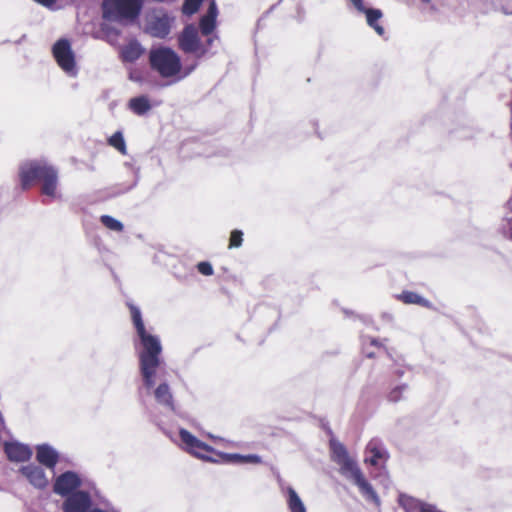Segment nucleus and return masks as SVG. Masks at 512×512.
Listing matches in <instances>:
<instances>
[{
  "mask_svg": "<svg viewBox=\"0 0 512 512\" xmlns=\"http://www.w3.org/2000/svg\"><path fill=\"white\" fill-rule=\"evenodd\" d=\"M20 472L27 478L31 485L38 489H44L48 485V479L44 470L34 464L21 467Z\"/></svg>",
  "mask_w": 512,
  "mask_h": 512,
  "instance_id": "obj_14",
  "label": "nucleus"
},
{
  "mask_svg": "<svg viewBox=\"0 0 512 512\" xmlns=\"http://www.w3.org/2000/svg\"><path fill=\"white\" fill-rule=\"evenodd\" d=\"M397 298L405 304H417L423 307H429L430 305L427 299L412 291H403Z\"/></svg>",
  "mask_w": 512,
  "mask_h": 512,
  "instance_id": "obj_23",
  "label": "nucleus"
},
{
  "mask_svg": "<svg viewBox=\"0 0 512 512\" xmlns=\"http://www.w3.org/2000/svg\"><path fill=\"white\" fill-rule=\"evenodd\" d=\"M138 337L136 349L143 385L147 390L156 384L157 371L162 363V345L158 336L146 330L144 322H134Z\"/></svg>",
  "mask_w": 512,
  "mask_h": 512,
  "instance_id": "obj_1",
  "label": "nucleus"
},
{
  "mask_svg": "<svg viewBox=\"0 0 512 512\" xmlns=\"http://www.w3.org/2000/svg\"><path fill=\"white\" fill-rule=\"evenodd\" d=\"M331 451L332 460L339 466V472L347 480L353 482L363 474L355 459L350 457L342 443L331 441Z\"/></svg>",
  "mask_w": 512,
  "mask_h": 512,
  "instance_id": "obj_5",
  "label": "nucleus"
},
{
  "mask_svg": "<svg viewBox=\"0 0 512 512\" xmlns=\"http://www.w3.org/2000/svg\"><path fill=\"white\" fill-rule=\"evenodd\" d=\"M367 356H368V357H372V356H373V354H372V353H368V354H367Z\"/></svg>",
  "mask_w": 512,
  "mask_h": 512,
  "instance_id": "obj_42",
  "label": "nucleus"
},
{
  "mask_svg": "<svg viewBox=\"0 0 512 512\" xmlns=\"http://www.w3.org/2000/svg\"><path fill=\"white\" fill-rule=\"evenodd\" d=\"M287 494V504L290 512H306L303 501L292 487L287 488Z\"/></svg>",
  "mask_w": 512,
  "mask_h": 512,
  "instance_id": "obj_24",
  "label": "nucleus"
},
{
  "mask_svg": "<svg viewBox=\"0 0 512 512\" xmlns=\"http://www.w3.org/2000/svg\"><path fill=\"white\" fill-rule=\"evenodd\" d=\"M366 458L365 462L376 466L381 460L388 458V453L384 448L382 442L378 439H372L366 446Z\"/></svg>",
  "mask_w": 512,
  "mask_h": 512,
  "instance_id": "obj_16",
  "label": "nucleus"
},
{
  "mask_svg": "<svg viewBox=\"0 0 512 512\" xmlns=\"http://www.w3.org/2000/svg\"><path fill=\"white\" fill-rule=\"evenodd\" d=\"M154 397L160 405L171 411L175 410L173 395L169 385L166 382L158 385V387L154 390Z\"/></svg>",
  "mask_w": 512,
  "mask_h": 512,
  "instance_id": "obj_20",
  "label": "nucleus"
},
{
  "mask_svg": "<svg viewBox=\"0 0 512 512\" xmlns=\"http://www.w3.org/2000/svg\"><path fill=\"white\" fill-rule=\"evenodd\" d=\"M33 1L51 11H55L58 9V7L56 5L57 0H33Z\"/></svg>",
  "mask_w": 512,
  "mask_h": 512,
  "instance_id": "obj_32",
  "label": "nucleus"
},
{
  "mask_svg": "<svg viewBox=\"0 0 512 512\" xmlns=\"http://www.w3.org/2000/svg\"><path fill=\"white\" fill-rule=\"evenodd\" d=\"M244 463L259 464L261 463V457L256 454L243 455L242 464Z\"/></svg>",
  "mask_w": 512,
  "mask_h": 512,
  "instance_id": "obj_35",
  "label": "nucleus"
},
{
  "mask_svg": "<svg viewBox=\"0 0 512 512\" xmlns=\"http://www.w3.org/2000/svg\"><path fill=\"white\" fill-rule=\"evenodd\" d=\"M509 238L512 240V230L510 232Z\"/></svg>",
  "mask_w": 512,
  "mask_h": 512,
  "instance_id": "obj_41",
  "label": "nucleus"
},
{
  "mask_svg": "<svg viewBox=\"0 0 512 512\" xmlns=\"http://www.w3.org/2000/svg\"><path fill=\"white\" fill-rule=\"evenodd\" d=\"M396 373H397L398 376H402L403 375V371H400V370L396 371Z\"/></svg>",
  "mask_w": 512,
  "mask_h": 512,
  "instance_id": "obj_40",
  "label": "nucleus"
},
{
  "mask_svg": "<svg viewBox=\"0 0 512 512\" xmlns=\"http://www.w3.org/2000/svg\"><path fill=\"white\" fill-rule=\"evenodd\" d=\"M109 144L114 147L115 149H117L120 153L122 154H126L127 153V150H126V143H125V140H124V137H123V134L122 132L120 131H117L115 132L108 140Z\"/></svg>",
  "mask_w": 512,
  "mask_h": 512,
  "instance_id": "obj_26",
  "label": "nucleus"
},
{
  "mask_svg": "<svg viewBox=\"0 0 512 512\" xmlns=\"http://www.w3.org/2000/svg\"><path fill=\"white\" fill-rule=\"evenodd\" d=\"M100 221L106 228L112 231L120 232L124 228L122 222H120L119 220L115 219L110 215H102L100 217Z\"/></svg>",
  "mask_w": 512,
  "mask_h": 512,
  "instance_id": "obj_27",
  "label": "nucleus"
},
{
  "mask_svg": "<svg viewBox=\"0 0 512 512\" xmlns=\"http://www.w3.org/2000/svg\"><path fill=\"white\" fill-rule=\"evenodd\" d=\"M21 186L28 189L34 182L41 184V193L51 199L57 198L58 171L45 160H30L19 169Z\"/></svg>",
  "mask_w": 512,
  "mask_h": 512,
  "instance_id": "obj_2",
  "label": "nucleus"
},
{
  "mask_svg": "<svg viewBox=\"0 0 512 512\" xmlns=\"http://www.w3.org/2000/svg\"><path fill=\"white\" fill-rule=\"evenodd\" d=\"M407 390V385L403 384L392 389L388 395L391 402H398L402 398V393Z\"/></svg>",
  "mask_w": 512,
  "mask_h": 512,
  "instance_id": "obj_30",
  "label": "nucleus"
},
{
  "mask_svg": "<svg viewBox=\"0 0 512 512\" xmlns=\"http://www.w3.org/2000/svg\"><path fill=\"white\" fill-rule=\"evenodd\" d=\"M145 0H103L102 18L114 20L118 25L136 23L142 13Z\"/></svg>",
  "mask_w": 512,
  "mask_h": 512,
  "instance_id": "obj_3",
  "label": "nucleus"
},
{
  "mask_svg": "<svg viewBox=\"0 0 512 512\" xmlns=\"http://www.w3.org/2000/svg\"><path fill=\"white\" fill-rule=\"evenodd\" d=\"M4 451L10 461L24 462L32 456V450L29 446L18 442H7L4 445Z\"/></svg>",
  "mask_w": 512,
  "mask_h": 512,
  "instance_id": "obj_15",
  "label": "nucleus"
},
{
  "mask_svg": "<svg viewBox=\"0 0 512 512\" xmlns=\"http://www.w3.org/2000/svg\"><path fill=\"white\" fill-rule=\"evenodd\" d=\"M355 9L365 14L366 22L370 28H372L379 36H383L385 34V29L382 25L378 23V21L382 18L383 13L378 8H367L364 6V0H349Z\"/></svg>",
  "mask_w": 512,
  "mask_h": 512,
  "instance_id": "obj_11",
  "label": "nucleus"
},
{
  "mask_svg": "<svg viewBox=\"0 0 512 512\" xmlns=\"http://www.w3.org/2000/svg\"><path fill=\"white\" fill-rule=\"evenodd\" d=\"M129 309L131 313V320H142L141 311L137 306L129 304Z\"/></svg>",
  "mask_w": 512,
  "mask_h": 512,
  "instance_id": "obj_36",
  "label": "nucleus"
},
{
  "mask_svg": "<svg viewBox=\"0 0 512 512\" xmlns=\"http://www.w3.org/2000/svg\"><path fill=\"white\" fill-rule=\"evenodd\" d=\"M174 20L163 10L154 11L146 18L145 32L154 38L164 39L170 34Z\"/></svg>",
  "mask_w": 512,
  "mask_h": 512,
  "instance_id": "obj_8",
  "label": "nucleus"
},
{
  "mask_svg": "<svg viewBox=\"0 0 512 512\" xmlns=\"http://www.w3.org/2000/svg\"><path fill=\"white\" fill-rule=\"evenodd\" d=\"M178 47L185 54H194L197 58L207 55V47H202L199 30L194 24H187L177 37Z\"/></svg>",
  "mask_w": 512,
  "mask_h": 512,
  "instance_id": "obj_6",
  "label": "nucleus"
},
{
  "mask_svg": "<svg viewBox=\"0 0 512 512\" xmlns=\"http://www.w3.org/2000/svg\"><path fill=\"white\" fill-rule=\"evenodd\" d=\"M371 344L377 346L379 344L377 339H371Z\"/></svg>",
  "mask_w": 512,
  "mask_h": 512,
  "instance_id": "obj_39",
  "label": "nucleus"
},
{
  "mask_svg": "<svg viewBox=\"0 0 512 512\" xmlns=\"http://www.w3.org/2000/svg\"><path fill=\"white\" fill-rule=\"evenodd\" d=\"M179 436L182 443L185 445V449L199 458L205 459L206 457L203 455V452L211 451V448L207 444L197 439L186 429H180Z\"/></svg>",
  "mask_w": 512,
  "mask_h": 512,
  "instance_id": "obj_12",
  "label": "nucleus"
},
{
  "mask_svg": "<svg viewBox=\"0 0 512 512\" xmlns=\"http://www.w3.org/2000/svg\"><path fill=\"white\" fill-rule=\"evenodd\" d=\"M243 242V232L241 230L235 229L231 232L229 248H239L241 247Z\"/></svg>",
  "mask_w": 512,
  "mask_h": 512,
  "instance_id": "obj_29",
  "label": "nucleus"
},
{
  "mask_svg": "<svg viewBox=\"0 0 512 512\" xmlns=\"http://www.w3.org/2000/svg\"><path fill=\"white\" fill-rule=\"evenodd\" d=\"M53 56L59 67L69 76L77 75L75 54L68 39L57 40L52 47Z\"/></svg>",
  "mask_w": 512,
  "mask_h": 512,
  "instance_id": "obj_7",
  "label": "nucleus"
},
{
  "mask_svg": "<svg viewBox=\"0 0 512 512\" xmlns=\"http://www.w3.org/2000/svg\"><path fill=\"white\" fill-rule=\"evenodd\" d=\"M223 458L225 461L227 462H231V463H237V464H242V458H243V455L241 454H237V453H233V454H224L223 455Z\"/></svg>",
  "mask_w": 512,
  "mask_h": 512,
  "instance_id": "obj_34",
  "label": "nucleus"
},
{
  "mask_svg": "<svg viewBox=\"0 0 512 512\" xmlns=\"http://www.w3.org/2000/svg\"><path fill=\"white\" fill-rule=\"evenodd\" d=\"M128 108L136 115L143 116L151 109V103L148 96L140 95L129 100Z\"/></svg>",
  "mask_w": 512,
  "mask_h": 512,
  "instance_id": "obj_22",
  "label": "nucleus"
},
{
  "mask_svg": "<svg viewBox=\"0 0 512 512\" xmlns=\"http://www.w3.org/2000/svg\"><path fill=\"white\" fill-rule=\"evenodd\" d=\"M352 483L358 487L360 494L366 501L372 502L377 507L380 506L381 501L378 494L373 486L365 479L363 474Z\"/></svg>",
  "mask_w": 512,
  "mask_h": 512,
  "instance_id": "obj_18",
  "label": "nucleus"
},
{
  "mask_svg": "<svg viewBox=\"0 0 512 512\" xmlns=\"http://www.w3.org/2000/svg\"><path fill=\"white\" fill-rule=\"evenodd\" d=\"M218 8L215 0L209 3L207 12L200 18L199 30L203 36L211 35L217 25Z\"/></svg>",
  "mask_w": 512,
  "mask_h": 512,
  "instance_id": "obj_13",
  "label": "nucleus"
},
{
  "mask_svg": "<svg viewBox=\"0 0 512 512\" xmlns=\"http://www.w3.org/2000/svg\"><path fill=\"white\" fill-rule=\"evenodd\" d=\"M151 68L163 78L176 77L181 73L182 63L179 55L169 47L153 49L149 53Z\"/></svg>",
  "mask_w": 512,
  "mask_h": 512,
  "instance_id": "obj_4",
  "label": "nucleus"
},
{
  "mask_svg": "<svg viewBox=\"0 0 512 512\" xmlns=\"http://www.w3.org/2000/svg\"><path fill=\"white\" fill-rule=\"evenodd\" d=\"M202 2L203 0H184L182 13L187 16L195 14L199 10Z\"/></svg>",
  "mask_w": 512,
  "mask_h": 512,
  "instance_id": "obj_28",
  "label": "nucleus"
},
{
  "mask_svg": "<svg viewBox=\"0 0 512 512\" xmlns=\"http://www.w3.org/2000/svg\"><path fill=\"white\" fill-rule=\"evenodd\" d=\"M36 459L40 464L53 469L58 463L59 454L49 444H40L36 446Z\"/></svg>",
  "mask_w": 512,
  "mask_h": 512,
  "instance_id": "obj_17",
  "label": "nucleus"
},
{
  "mask_svg": "<svg viewBox=\"0 0 512 512\" xmlns=\"http://www.w3.org/2000/svg\"><path fill=\"white\" fill-rule=\"evenodd\" d=\"M483 13L501 11L505 15H512V0H479Z\"/></svg>",
  "mask_w": 512,
  "mask_h": 512,
  "instance_id": "obj_19",
  "label": "nucleus"
},
{
  "mask_svg": "<svg viewBox=\"0 0 512 512\" xmlns=\"http://www.w3.org/2000/svg\"><path fill=\"white\" fill-rule=\"evenodd\" d=\"M198 66L197 62H194L193 64L184 67V69L181 70L182 74L177 77V80H182L189 76Z\"/></svg>",
  "mask_w": 512,
  "mask_h": 512,
  "instance_id": "obj_33",
  "label": "nucleus"
},
{
  "mask_svg": "<svg viewBox=\"0 0 512 512\" xmlns=\"http://www.w3.org/2000/svg\"><path fill=\"white\" fill-rule=\"evenodd\" d=\"M218 40V36L217 35H209L207 36V39L205 40L204 43H202V47L206 48L207 47V54L209 53L210 51V47L213 45V43Z\"/></svg>",
  "mask_w": 512,
  "mask_h": 512,
  "instance_id": "obj_37",
  "label": "nucleus"
},
{
  "mask_svg": "<svg viewBox=\"0 0 512 512\" xmlns=\"http://www.w3.org/2000/svg\"><path fill=\"white\" fill-rule=\"evenodd\" d=\"M141 53V45L137 41L130 42L121 51L122 58L128 62L137 60L141 56Z\"/></svg>",
  "mask_w": 512,
  "mask_h": 512,
  "instance_id": "obj_25",
  "label": "nucleus"
},
{
  "mask_svg": "<svg viewBox=\"0 0 512 512\" xmlns=\"http://www.w3.org/2000/svg\"><path fill=\"white\" fill-rule=\"evenodd\" d=\"M92 500L88 492L78 490L68 496L62 504L63 512H87Z\"/></svg>",
  "mask_w": 512,
  "mask_h": 512,
  "instance_id": "obj_10",
  "label": "nucleus"
},
{
  "mask_svg": "<svg viewBox=\"0 0 512 512\" xmlns=\"http://www.w3.org/2000/svg\"><path fill=\"white\" fill-rule=\"evenodd\" d=\"M197 270L204 276H211L214 273L213 266L208 261H201L197 264Z\"/></svg>",
  "mask_w": 512,
  "mask_h": 512,
  "instance_id": "obj_31",
  "label": "nucleus"
},
{
  "mask_svg": "<svg viewBox=\"0 0 512 512\" xmlns=\"http://www.w3.org/2000/svg\"><path fill=\"white\" fill-rule=\"evenodd\" d=\"M422 4H427L429 5L428 7V11L431 12V13H435L437 12V8L434 4L431 3V0H419Z\"/></svg>",
  "mask_w": 512,
  "mask_h": 512,
  "instance_id": "obj_38",
  "label": "nucleus"
},
{
  "mask_svg": "<svg viewBox=\"0 0 512 512\" xmlns=\"http://www.w3.org/2000/svg\"><path fill=\"white\" fill-rule=\"evenodd\" d=\"M102 19L103 21L100 24V32L103 34L102 38L111 45L116 44L121 30L116 27L117 23L114 20Z\"/></svg>",
  "mask_w": 512,
  "mask_h": 512,
  "instance_id": "obj_21",
  "label": "nucleus"
},
{
  "mask_svg": "<svg viewBox=\"0 0 512 512\" xmlns=\"http://www.w3.org/2000/svg\"><path fill=\"white\" fill-rule=\"evenodd\" d=\"M81 486L79 475L73 471H66L60 474L53 485V491L57 495L66 497L76 491Z\"/></svg>",
  "mask_w": 512,
  "mask_h": 512,
  "instance_id": "obj_9",
  "label": "nucleus"
}]
</instances>
